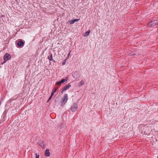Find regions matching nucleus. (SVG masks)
Here are the masks:
<instances>
[{
  "label": "nucleus",
  "instance_id": "16",
  "mask_svg": "<svg viewBox=\"0 0 158 158\" xmlns=\"http://www.w3.org/2000/svg\"><path fill=\"white\" fill-rule=\"evenodd\" d=\"M80 83L81 84V85H83L84 84V81L82 80L80 82Z\"/></svg>",
  "mask_w": 158,
  "mask_h": 158
},
{
  "label": "nucleus",
  "instance_id": "25",
  "mask_svg": "<svg viewBox=\"0 0 158 158\" xmlns=\"http://www.w3.org/2000/svg\"><path fill=\"white\" fill-rule=\"evenodd\" d=\"M5 116H6L5 115L3 117V118H5Z\"/></svg>",
  "mask_w": 158,
  "mask_h": 158
},
{
  "label": "nucleus",
  "instance_id": "23",
  "mask_svg": "<svg viewBox=\"0 0 158 158\" xmlns=\"http://www.w3.org/2000/svg\"><path fill=\"white\" fill-rule=\"evenodd\" d=\"M70 52L68 53V56L70 55Z\"/></svg>",
  "mask_w": 158,
  "mask_h": 158
},
{
  "label": "nucleus",
  "instance_id": "21",
  "mask_svg": "<svg viewBox=\"0 0 158 158\" xmlns=\"http://www.w3.org/2000/svg\"><path fill=\"white\" fill-rule=\"evenodd\" d=\"M51 99V98H49L48 100V102H49L50 100Z\"/></svg>",
  "mask_w": 158,
  "mask_h": 158
},
{
  "label": "nucleus",
  "instance_id": "6",
  "mask_svg": "<svg viewBox=\"0 0 158 158\" xmlns=\"http://www.w3.org/2000/svg\"><path fill=\"white\" fill-rule=\"evenodd\" d=\"M24 44L25 41L20 40L18 42L17 45L19 47H22L24 45Z\"/></svg>",
  "mask_w": 158,
  "mask_h": 158
},
{
  "label": "nucleus",
  "instance_id": "7",
  "mask_svg": "<svg viewBox=\"0 0 158 158\" xmlns=\"http://www.w3.org/2000/svg\"><path fill=\"white\" fill-rule=\"evenodd\" d=\"M48 59L50 61H52L54 63H56L55 60L52 59V53H50V54L48 56Z\"/></svg>",
  "mask_w": 158,
  "mask_h": 158
},
{
  "label": "nucleus",
  "instance_id": "14",
  "mask_svg": "<svg viewBox=\"0 0 158 158\" xmlns=\"http://www.w3.org/2000/svg\"><path fill=\"white\" fill-rule=\"evenodd\" d=\"M57 89V88H54V89H52V92H53L54 93H55L56 92V91Z\"/></svg>",
  "mask_w": 158,
  "mask_h": 158
},
{
  "label": "nucleus",
  "instance_id": "2",
  "mask_svg": "<svg viewBox=\"0 0 158 158\" xmlns=\"http://www.w3.org/2000/svg\"><path fill=\"white\" fill-rule=\"evenodd\" d=\"M11 57L10 54L8 53H6L5 54L4 56L3 57V59L4 61L3 62L1 63L2 65L3 64L5 63L7 61L10 60L11 59Z\"/></svg>",
  "mask_w": 158,
  "mask_h": 158
},
{
  "label": "nucleus",
  "instance_id": "3",
  "mask_svg": "<svg viewBox=\"0 0 158 158\" xmlns=\"http://www.w3.org/2000/svg\"><path fill=\"white\" fill-rule=\"evenodd\" d=\"M158 24V21L157 20H152L148 24V26L149 27H153Z\"/></svg>",
  "mask_w": 158,
  "mask_h": 158
},
{
  "label": "nucleus",
  "instance_id": "1",
  "mask_svg": "<svg viewBox=\"0 0 158 158\" xmlns=\"http://www.w3.org/2000/svg\"><path fill=\"white\" fill-rule=\"evenodd\" d=\"M68 99V96L67 94H65L61 101V106H63Z\"/></svg>",
  "mask_w": 158,
  "mask_h": 158
},
{
  "label": "nucleus",
  "instance_id": "5",
  "mask_svg": "<svg viewBox=\"0 0 158 158\" xmlns=\"http://www.w3.org/2000/svg\"><path fill=\"white\" fill-rule=\"evenodd\" d=\"M71 86V85L70 84V83L68 85L64 86L62 88V90L61 92V93H63L66 90Z\"/></svg>",
  "mask_w": 158,
  "mask_h": 158
},
{
  "label": "nucleus",
  "instance_id": "12",
  "mask_svg": "<svg viewBox=\"0 0 158 158\" xmlns=\"http://www.w3.org/2000/svg\"><path fill=\"white\" fill-rule=\"evenodd\" d=\"M61 82L60 81H58L56 82V84L57 85L60 86L61 85Z\"/></svg>",
  "mask_w": 158,
  "mask_h": 158
},
{
  "label": "nucleus",
  "instance_id": "15",
  "mask_svg": "<svg viewBox=\"0 0 158 158\" xmlns=\"http://www.w3.org/2000/svg\"><path fill=\"white\" fill-rule=\"evenodd\" d=\"M67 60V59H66L65 60H64V61H63L62 63V64L63 65H64L65 64V63H66V60Z\"/></svg>",
  "mask_w": 158,
  "mask_h": 158
},
{
  "label": "nucleus",
  "instance_id": "4",
  "mask_svg": "<svg viewBox=\"0 0 158 158\" xmlns=\"http://www.w3.org/2000/svg\"><path fill=\"white\" fill-rule=\"evenodd\" d=\"M77 106L76 103H73L71 109L73 112H75L77 110Z\"/></svg>",
  "mask_w": 158,
  "mask_h": 158
},
{
  "label": "nucleus",
  "instance_id": "20",
  "mask_svg": "<svg viewBox=\"0 0 158 158\" xmlns=\"http://www.w3.org/2000/svg\"><path fill=\"white\" fill-rule=\"evenodd\" d=\"M54 93L53 92H52L51 95H52V96H53L54 95Z\"/></svg>",
  "mask_w": 158,
  "mask_h": 158
},
{
  "label": "nucleus",
  "instance_id": "19",
  "mask_svg": "<svg viewBox=\"0 0 158 158\" xmlns=\"http://www.w3.org/2000/svg\"><path fill=\"white\" fill-rule=\"evenodd\" d=\"M2 100H2V98H0V105H1V104L2 101Z\"/></svg>",
  "mask_w": 158,
  "mask_h": 158
},
{
  "label": "nucleus",
  "instance_id": "10",
  "mask_svg": "<svg viewBox=\"0 0 158 158\" xmlns=\"http://www.w3.org/2000/svg\"><path fill=\"white\" fill-rule=\"evenodd\" d=\"M90 31V30H88V31H87L86 32H85L84 33V37L88 36L89 35V34Z\"/></svg>",
  "mask_w": 158,
  "mask_h": 158
},
{
  "label": "nucleus",
  "instance_id": "24",
  "mask_svg": "<svg viewBox=\"0 0 158 158\" xmlns=\"http://www.w3.org/2000/svg\"><path fill=\"white\" fill-rule=\"evenodd\" d=\"M75 74H74V76H73V77H75Z\"/></svg>",
  "mask_w": 158,
  "mask_h": 158
},
{
  "label": "nucleus",
  "instance_id": "9",
  "mask_svg": "<svg viewBox=\"0 0 158 158\" xmlns=\"http://www.w3.org/2000/svg\"><path fill=\"white\" fill-rule=\"evenodd\" d=\"M68 77H65V79H63L61 80L60 81L61 83H64L65 81H66L65 83H66L67 81H68Z\"/></svg>",
  "mask_w": 158,
  "mask_h": 158
},
{
  "label": "nucleus",
  "instance_id": "8",
  "mask_svg": "<svg viewBox=\"0 0 158 158\" xmlns=\"http://www.w3.org/2000/svg\"><path fill=\"white\" fill-rule=\"evenodd\" d=\"M45 155L46 156L49 157L50 156V152L48 149H46L45 152Z\"/></svg>",
  "mask_w": 158,
  "mask_h": 158
},
{
  "label": "nucleus",
  "instance_id": "11",
  "mask_svg": "<svg viewBox=\"0 0 158 158\" xmlns=\"http://www.w3.org/2000/svg\"><path fill=\"white\" fill-rule=\"evenodd\" d=\"M39 144L41 147H43L44 146V144L43 141H40L39 143Z\"/></svg>",
  "mask_w": 158,
  "mask_h": 158
},
{
  "label": "nucleus",
  "instance_id": "22",
  "mask_svg": "<svg viewBox=\"0 0 158 158\" xmlns=\"http://www.w3.org/2000/svg\"><path fill=\"white\" fill-rule=\"evenodd\" d=\"M52 97H53V96H52V95H51L49 98H50L51 99Z\"/></svg>",
  "mask_w": 158,
  "mask_h": 158
},
{
  "label": "nucleus",
  "instance_id": "13",
  "mask_svg": "<svg viewBox=\"0 0 158 158\" xmlns=\"http://www.w3.org/2000/svg\"><path fill=\"white\" fill-rule=\"evenodd\" d=\"M69 22H70V24H73L75 22L74 20H71Z\"/></svg>",
  "mask_w": 158,
  "mask_h": 158
},
{
  "label": "nucleus",
  "instance_id": "17",
  "mask_svg": "<svg viewBox=\"0 0 158 158\" xmlns=\"http://www.w3.org/2000/svg\"><path fill=\"white\" fill-rule=\"evenodd\" d=\"M36 157L35 158H40V155H37V154H35Z\"/></svg>",
  "mask_w": 158,
  "mask_h": 158
},
{
  "label": "nucleus",
  "instance_id": "18",
  "mask_svg": "<svg viewBox=\"0 0 158 158\" xmlns=\"http://www.w3.org/2000/svg\"><path fill=\"white\" fill-rule=\"evenodd\" d=\"M74 20V22L80 20V19H73Z\"/></svg>",
  "mask_w": 158,
  "mask_h": 158
}]
</instances>
